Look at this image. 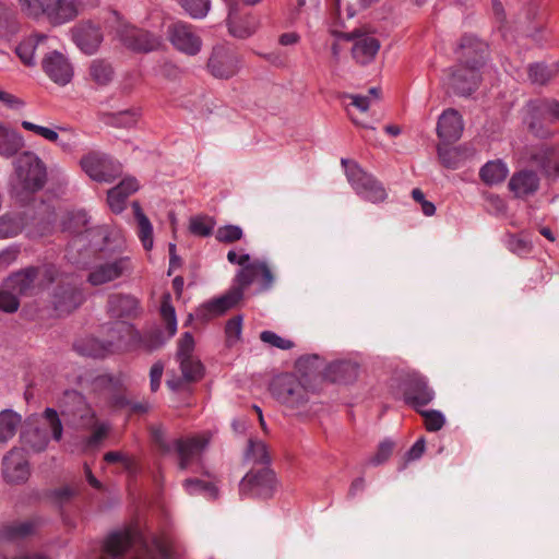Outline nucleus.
<instances>
[{"label":"nucleus","mask_w":559,"mask_h":559,"mask_svg":"<svg viewBox=\"0 0 559 559\" xmlns=\"http://www.w3.org/2000/svg\"><path fill=\"white\" fill-rule=\"evenodd\" d=\"M160 316L166 325V337L159 330H154L142 335L132 324L126 321L116 322L114 332L119 334L118 347H123V350L144 349L146 352L160 348L177 332L176 312L171 305V296L168 293L162 298Z\"/></svg>","instance_id":"nucleus-1"},{"label":"nucleus","mask_w":559,"mask_h":559,"mask_svg":"<svg viewBox=\"0 0 559 559\" xmlns=\"http://www.w3.org/2000/svg\"><path fill=\"white\" fill-rule=\"evenodd\" d=\"M23 15L32 20H46L52 26L73 21L85 8L97 0H17Z\"/></svg>","instance_id":"nucleus-2"},{"label":"nucleus","mask_w":559,"mask_h":559,"mask_svg":"<svg viewBox=\"0 0 559 559\" xmlns=\"http://www.w3.org/2000/svg\"><path fill=\"white\" fill-rule=\"evenodd\" d=\"M134 262L130 255L116 251L100 250L91 266L86 282L94 287L126 280L133 274Z\"/></svg>","instance_id":"nucleus-3"},{"label":"nucleus","mask_w":559,"mask_h":559,"mask_svg":"<svg viewBox=\"0 0 559 559\" xmlns=\"http://www.w3.org/2000/svg\"><path fill=\"white\" fill-rule=\"evenodd\" d=\"M41 418L45 421L44 425H40L36 416L28 417L26 427L20 436L24 448L35 453L45 451L49 444L50 437L47 427L50 429L51 438L55 441H60L63 433L62 423L56 409L47 407Z\"/></svg>","instance_id":"nucleus-4"},{"label":"nucleus","mask_w":559,"mask_h":559,"mask_svg":"<svg viewBox=\"0 0 559 559\" xmlns=\"http://www.w3.org/2000/svg\"><path fill=\"white\" fill-rule=\"evenodd\" d=\"M346 178L358 197L370 203H382L388 199V192L383 183L372 174L364 170L358 163L342 158Z\"/></svg>","instance_id":"nucleus-5"},{"label":"nucleus","mask_w":559,"mask_h":559,"mask_svg":"<svg viewBox=\"0 0 559 559\" xmlns=\"http://www.w3.org/2000/svg\"><path fill=\"white\" fill-rule=\"evenodd\" d=\"M152 437L164 453H170L173 450L177 452L180 469H188L195 461H199L201 453L209 443V439L204 436L176 439L173 443H169L162 427H153Z\"/></svg>","instance_id":"nucleus-6"},{"label":"nucleus","mask_w":559,"mask_h":559,"mask_svg":"<svg viewBox=\"0 0 559 559\" xmlns=\"http://www.w3.org/2000/svg\"><path fill=\"white\" fill-rule=\"evenodd\" d=\"M14 174L17 186L34 193L44 188L47 181V168L33 152H24L14 160Z\"/></svg>","instance_id":"nucleus-7"},{"label":"nucleus","mask_w":559,"mask_h":559,"mask_svg":"<svg viewBox=\"0 0 559 559\" xmlns=\"http://www.w3.org/2000/svg\"><path fill=\"white\" fill-rule=\"evenodd\" d=\"M276 488V476L269 466L253 467L241 479L239 495L241 498L269 499Z\"/></svg>","instance_id":"nucleus-8"},{"label":"nucleus","mask_w":559,"mask_h":559,"mask_svg":"<svg viewBox=\"0 0 559 559\" xmlns=\"http://www.w3.org/2000/svg\"><path fill=\"white\" fill-rule=\"evenodd\" d=\"M62 416L82 428H91L96 420V413L85 397L74 390H67L59 399Z\"/></svg>","instance_id":"nucleus-9"},{"label":"nucleus","mask_w":559,"mask_h":559,"mask_svg":"<svg viewBox=\"0 0 559 559\" xmlns=\"http://www.w3.org/2000/svg\"><path fill=\"white\" fill-rule=\"evenodd\" d=\"M80 165L90 178L98 182H111L122 174V165L100 152L85 154Z\"/></svg>","instance_id":"nucleus-10"},{"label":"nucleus","mask_w":559,"mask_h":559,"mask_svg":"<svg viewBox=\"0 0 559 559\" xmlns=\"http://www.w3.org/2000/svg\"><path fill=\"white\" fill-rule=\"evenodd\" d=\"M241 68L238 53L226 45H216L212 48L206 62L207 72L219 80L235 76Z\"/></svg>","instance_id":"nucleus-11"},{"label":"nucleus","mask_w":559,"mask_h":559,"mask_svg":"<svg viewBox=\"0 0 559 559\" xmlns=\"http://www.w3.org/2000/svg\"><path fill=\"white\" fill-rule=\"evenodd\" d=\"M272 395L289 408H298L308 402V391L293 374L277 377L271 384Z\"/></svg>","instance_id":"nucleus-12"},{"label":"nucleus","mask_w":559,"mask_h":559,"mask_svg":"<svg viewBox=\"0 0 559 559\" xmlns=\"http://www.w3.org/2000/svg\"><path fill=\"white\" fill-rule=\"evenodd\" d=\"M167 36L171 45L180 52L197 56L202 49V39L193 25L177 21L167 28Z\"/></svg>","instance_id":"nucleus-13"},{"label":"nucleus","mask_w":559,"mask_h":559,"mask_svg":"<svg viewBox=\"0 0 559 559\" xmlns=\"http://www.w3.org/2000/svg\"><path fill=\"white\" fill-rule=\"evenodd\" d=\"M235 282L237 287L233 290H240L242 296L243 290L254 282L259 283L260 292L269 290L273 286L274 275L266 262L254 260L237 272Z\"/></svg>","instance_id":"nucleus-14"},{"label":"nucleus","mask_w":559,"mask_h":559,"mask_svg":"<svg viewBox=\"0 0 559 559\" xmlns=\"http://www.w3.org/2000/svg\"><path fill=\"white\" fill-rule=\"evenodd\" d=\"M117 36L127 48L140 52L156 50L163 44L160 36L133 25H121L117 29Z\"/></svg>","instance_id":"nucleus-15"},{"label":"nucleus","mask_w":559,"mask_h":559,"mask_svg":"<svg viewBox=\"0 0 559 559\" xmlns=\"http://www.w3.org/2000/svg\"><path fill=\"white\" fill-rule=\"evenodd\" d=\"M404 402L415 409L428 405L435 399V391L429 386L426 377L413 372L404 381Z\"/></svg>","instance_id":"nucleus-16"},{"label":"nucleus","mask_w":559,"mask_h":559,"mask_svg":"<svg viewBox=\"0 0 559 559\" xmlns=\"http://www.w3.org/2000/svg\"><path fill=\"white\" fill-rule=\"evenodd\" d=\"M456 53L461 63L480 70L487 59L488 45L478 37L466 34L461 37Z\"/></svg>","instance_id":"nucleus-17"},{"label":"nucleus","mask_w":559,"mask_h":559,"mask_svg":"<svg viewBox=\"0 0 559 559\" xmlns=\"http://www.w3.org/2000/svg\"><path fill=\"white\" fill-rule=\"evenodd\" d=\"M38 273H41L49 282L53 281L56 270L53 266H45L43 270L27 267L24 271L14 273L5 281V288L12 290L15 295L31 294L34 288V281Z\"/></svg>","instance_id":"nucleus-18"},{"label":"nucleus","mask_w":559,"mask_h":559,"mask_svg":"<svg viewBox=\"0 0 559 559\" xmlns=\"http://www.w3.org/2000/svg\"><path fill=\"white\" fill-rule=\"evenodd\" d=\"M84 293L73 283L58 285L52 293L51 304L60 314H69L79 308L84 301Z\"/></svg>","instance_id":"nucleus-19"},{"label":"nucleus","mask_w":559,"mask_h":559,"mask_svg":"<svg viewBox=\"0 0 559 559\" xmlns=\"http://www.w3.org/2000/svg\"><path fill=\"white\" fill-rule=\"evenodd\" d=\"M241 299L240 290H231L218 298L212 299L197 308L194 314L189 316V320L195 318L202 323L209 322L215 317L224 314L231 309Z\"/></svg>","instance_id":"nucleus-20"},{"label":"nucleus","mask_w":559,"mask_h":559,"mask_svg":"<svg viewBox=\"0 0 559 559\" xmlns=\"http://www.w3.org/2000/svg\"><path fill=\"white\" fill-rule=\"evenodd\" d=\"M2 474L11 484L25 483L29 477V465L23 449L13 448L2 460Z\"/></svg>","instance_id":"nucleus-21"},{"label":"nucleus","mask_w":559,"mask_h":559,"mask_svg":"<svg viewBox=\"0 0 559 559\" xmlns=\"http://www.w3.org/2000/svg\"><path fill=\"white\" fill-rule=\"evenodd\" d=\"M114 328L115 324L108 331L110 340L99 341L95 337H86L75 343V350L83 356L93 358H103L108 354L122 350L123 347H118L119 334L114 332Z\"/></svg>","instance_id":"nucleus-22"},{"label":"nucleus","mask_w":559,"mask_h":559,"mask_svg":"<svg viewBox=\"0 0 559 559\" xmlns=\"http://www.w3.org/2000/svg\"><path fill=\"white\" fill-rule=\"evenodd\" d=\"M71 36L80 50L87 55L95 53L103 40L99 26L91 21L81 22L73 26Z\"/></svg>","instance_id":"nucleus-23"},{"label":"nucleus","mask_w":559,"mask_h":559,"mask_svg":"<svg viewBox=\"0 0 559 559\" xmlns=\"http://www.w3.org/2000/svg\"><path fill=\"white\" fill-rule=\"evenodd\" d=\"M44 72L59 85L68 84L73 76V68L69 60L59 51H51L41 61Z\"/></svg>","instance_id":"nucleus-24"},{"label":"nucleus","mask_w":559,"mask_h":559,"mask_svg":"<svg viewBox=\"0 0 559 559\" xmlns=\"http://www.w3.org/2000/svg\"><path fill=\"white\" fill-rule=\"evenodd\" d=\"M530 158L545 176L559 178V145L537 146L531 152Z\"/></svg>","instance_id":"nucleus-25"},{"label":"nucleus","mask_w":559,"mask_h":559,"mask_svg":"<svg viewBox=\"0 0 559 559\" xmlns=\"http://www.w3.org/2000/svg\"><path fill=\"white\" fill-rule=\"evenodd\" d=\"M479 80V70L460 63L451 73L449 85L456 94L466 96L477 88Z\"/></svg>","instance_id":"nucleus-26"},{"label":"nucleus","mask_w":559,"mask_h":559,"mask_svg":"<svg viewBox=\"0 0 559 559\" xmlns=\"http://www.w3.org/2000/svg\"><path fill=\"white\" fill-rule=\"evenodd\" d=\"M464 123L457 110L449 108L439 117L437 123L438 136L447 143L457 141L463 133Z\"/></svg>","instance_id":"nucleus-27"},{"label":"nucleus","mask_w":559,"mask_h":559,"mask_svg":"<svg viewBox=\"0 0 559 559\" xmlns=\"http://www.w3.org/2000/svg\"><path fill=\"white\" fill-rule=\"evenodd\" d=\"M508 186L515 198L524 199L538 190L539 177L533 170H520L512 175Z\"/></svg>","instance_id":"nucleus-28"},{"label":"nucleus","mask_w":559,"mask_h":559,"mask_svg":"<svg viewBox=\"0 0 559 559\" xmlns=\"http://www.w3.org/2000/svg\"><path fill=\"white\" fill-rule=\"evenodd\" d=\"M139 189L135 178H126L118 186L108 191L107 203L114 213H121L126 209L127 199Z\"/></svg>","instance_id":"nucleus-29"},{"label":"nucleus","mask_w":559,"mask_h":559,"mask_svg":"<svg viewBox=\"0 0 559 559\" xmlns=\"http://www.w3.org/2000/svg\"><path fill=\"white\" fill-rule=\"evenodd\" d=\"M139 309V300L131 295L112 294L108 298V312L114 318H133Z\"/></svg>","instance_id":"nucleus-30"},{"label":"nucleus","mask_w":559,"mask_h":559,"mask_svg":"<svg viewBox=\"0 0 559 559\" xmlns=\"http://www.w3.org/2000/svg\"><path fill=\"white\" fill-rule=\"evenodd\" d=\"M380 49L379 40L373 36H359L352 48L353 58L360 64L371 62Z\"/></svg>","instance_id":"nucleus-31"},{"label":"nucleus","mask_w":559,"mask_h":559,"mask_svg":"<svg viewBox=\"0 0 559 559\" xmlns=\"http://www.w3.org/2000/svg\"><path fill=\"white\" fill-rule=\"evenodd\" d=\"M134 534L130 531L111 533L105 540L104 551L114 558L122 557L132 546Z\"/></svg>","instance_id":"nucleus-32"},{"label":"nucleus","mask_w":559,"mask_h":559,"mask_svg":"<svg viewBox=\"0 0 559 559\" xmlns=\"http://www.w3.org/2000/svg\"><path fill=\"white\" fill-rule=\"evenodd\" d=\"M508 175V165L502 159L489 160L479 170V177L487 186H496L503 182Z\"/></svg>","instance_id":"nucleus-33"},{"label":"nucleus","mask_w":559,"mask_h":559,"mask_svg":"<svg viewBox=\"0 0 559 559\" xmlns=\"http://www.w3.org/2000/svg\"><path fill=\"white\" fill-rule=\"evenodd\" d=\"M22 424V416L13 409L0 412V444L8 443L17 432Z\"/></svg>","instance_id":"nucleus-34"},{"label":"nucleus","mask_w":559,"mask_h":559,"mask_svg":"<svg viewBox=\"0 0 559 559\" xmlns=\"http://www.w3.org/2000/svg\"><path fill=\"white\" fill-rule=\"evenodd\" d=\"M24 146L23 136L0 123V155L10 157Z\"/></svg>","instance_id":"nucleus-35"},{"label":"nucleus","mask_w":559,"mask_h":559,"mask_svg":"<svg viewBox=\"0 0 559 559\" xmlns=\"http://www.w3.org/2000/svg\"><path fill=\"white\" fill-rule=\"evenodd\" d=\"M134 217L138 222V236L146 251L153 248V226L148 217L143 213L139 202L132 203Z\"/></svg>","instance_id":"nucleus-36"},{"label":"nucleus","mask_w":559,"mask_h":559,"mask_svg":"<svg viewBox=\"0 0 559 559\" xmlns=\"http://www.w3.org/2000/svg\"><path fill=\"white\" fill-rule=\"evenodd\" d=\"M26 225V218L21 213H7L0 216V239L17 236Z\"/></svg>","instance_id":"nucleus-37"},{"label":"nucleus","mask_w":559,"mask_h":559,"mask_svg":"<svg viewBox=\"0 0 559 559\" xmlns=\"http://www.w3.org/2000/svg\"><path fill=\"white\" fill-rule=\"evenodd\" d=\"M438 157L440 163L448 169H459L464 160L465 153L461 147L438 146Z\"/></svg>","instance_id":"nucleus-38"},{"label":"nucleus","mask_w":559,"mask_h":559,"mask_svg":"<svg viewBox=\"0 0 559 559\" xmlns=\"http://www.w3.org/2000/svg\"><path fill=\"white\" fill-rule=\"evenodd\" d=\"M17 31V17L13 8L0 1V38Z\"/></svg>","instance_id":"nucleus-39"},{"label":"nucleus","mask_w":559,"mask_h":559,"mask_svg":"<svg viewBox=\"0 0 559 559\" xmlns=\"http://www.w3.org/2000/svg\"><path fill=\"white\" fill-rule=\"evenodd\" d=\"M528 110L532 115L549 116L554 120H559V100L554 98L530 102Z\"/></svg>","instance_id":"nucleus-40"},{"label":"nucleus","mask_w":559,"mask_h":559,"mask_svg":"<svg viewBox=\"0 0 559 559\" xmlns=\"http://www.w3.org/2000/svg\"><path fill=\"white\" fill-rule=\"evenodd\" d=\"M35 531V524L32 521L16 522L4 526L0 535L4 539H20L24 538Z\"/></svg>","instance_id":"nucleus-41"},{"label":"nucleus","mask_w":559,"mask_h":559,"mask_svg":"<svg viewBox=\"0 0 559 559\" xmlns=\"http://www.w3.org/2000/svg\"><path fill=\"white\" fill-rule=\"evenodd\" d=\"M183 488L187 493L204 495L207 498L215 499L217 497V488L212 484L198 478H188L183 481Z\"/></svg>","instance_id":"nucleus-42"},{"label":"nucleus","mask_w":559,"mask_h":559,"mask_svg":"<svg viewBox=\"0 0 559 559\" xmlns=\"http://www.w3.org/2000/svg\"><path fill=\"white\" fill-rule=\"evenodd\" d=\"M58 140L53 141L63 152L73 153L79 146V134L68 127L58 126Z\"/></svg>","instance_id":"nucleus-43"},{"label":"nucleus","mask_w":559,"mask_h":559,"mask_svg":"<svg viewBox=\"0 0 559 559\" xmlns=\"http://www.w3.org/2000/svg\"><path fill=\"white\" fill-rule=\"evenodd\" d=\"M178 361L186 381L197 382L203 377L204 368L198 358H181Z\"/></svg>","instance_id":"nucleus-44"},{"label":"nucleus","mask_w":559,"mask_h":559,"mask_svg":"<svg viewBox=\"0 0 559 559\" xmlns=\"http://www.w3.org/2000/svg\"><path fill=\"white\" fill-rule=\"evenodd\" d=\"M246 456L254 464H261V466H269L270 464L267 448L265 443L260 440H249Z\"/></svg>","instance_id":"nucleus-45"},{"label":"nucleus","mask_w":559,"mask_h":559,"mask_svg":"<svg viewBox=\"0 0 559 559\" xmlns=\"http://www.w3.org/2000/svg\"><path fill=\"white\" fill-rule=\"evenodd\" d=\"M90 75L96 84L107 85L114 78V70L104 60H94L90 67Z\"/></svg>","instance_id":"nucleus-46"},{"label":"nucleus","mask_w":559,"mask_h":559,"mask_svg":"<svg viewBox=\"0 0 559 559\" xmlns=\"http://www.w3.org/2000/svg\"><path fill=\"white\" fill-rule=\"evenodd\" d=\"M140 118V112L135 109H128L111 114L108 117L107 123L116 128H132Z\"/></svg>","instance_id":"nucleus-47"},{"label":"nucleus","mask_w":559,"mask_h":559,"mask_svg":"<svg viewBox=\"0 0 559 559\" xmlns=\"http://www.w3.org/2000/svg\"><path fill=\"white\" fill-rule=\"evenodd\" d=\"M528 79L533 84L545 85L556 74L555 70L544 63H533L527 70Z\"/></svg>","instance_id":"nucleus-48"},{"label":"nucleus","mask_w":559,"mask_h":559,"mask_svg":"<svg viewBox=\"0 0 559 559\" xmlns=\"http://www.w3.org/2000/svg\"><path fill=\"white\" fill-rule=\"evenodd\" d=\"M90 218L84 211L71 212L63 222V228L74 234H81L87 230Z\"/></svg>","instance_id":"nucleus-49"},{"label":"nucleus","mask_w":559,"mask_h":559,"mask_svg":"<svg viewBox=\"0 0 559 559\" xmlns=\"http://www.w3.org/2000/svg\"><path fill=\"white\" fill-rule=\"evenodd\" d=\"M215 227L214 218L205 215L190 218L189 229L193 235L207 237L212 235Z\"/></svg>","instance_id":"nucleus-50"},{"label":"nucleus","mask_w":559,"mask_h":559,"mask_svg":"<svg viewBox=\"0 0 559 559\" xmlns=\"http://www.w3.org/2000/svg\"><path fill=\"white\" fill-rule=\"evenodd\" d=\"M504 243L511 252L518 255L527 254L532 250V242L523 235L508 234Z\"/></svg>","instance_id":"nucleus-51"},{"label":"nucleus","mask_w":559,"mask_h":559,"mask_svg":"<svg viewBox=\"0 0 559 559\" xmlns=\"http://www.w3.org/2000/svg\"><path fill=\"white\" fill-rule=\"evenodd\" d=\"M180 7L193 19H202L210 11V0H178Z\"/></svg>","instance_id":"nucleus-52"},{"label":"nucleus","mask_w":559,"mask_h":559,"mask_svg":"<svg viewBox=\"0 0 559 559\" xmlns=\"http://www.w3.org/2000/svg\"><path fill=\"white\" fill-rule=\"evenodd\" d=\"M243 237L242 228L238 225H225L217 228L215 238L222 243H233Z\"/></svg>","instance_id":"nucleus-53"},{"label":"nucleus","mask_w":559,"mask_h":559,"mask_svg":"<svg viewBox=\"0 0 559 559\" xmlns=\"http://www.w3.org/2000/svg\"><path fill=\"white\" fill-rule=\"evenodd\" d=\"M424 417V424L428 431H439L445 424L443 414L439 411H421L419 412Z\"/></svg>","instance_id":"nucleus-54"},{"label":"nucleus","mask_w":559,"mask_h":559,"mask_svg":"<svg viewBox=\"0 0 559 559\" xmlns=\"http://www.w3.org/2000/svg\"><path fill=\"white\" fill-rule=\"evenodd\" d=\"M242 331V317L236 316L229 319L225 325L226 341L229 346L234 345L241 335Z\"/></svg>","instance_id":"nucleus-55"},{"label":"nucleus","mask_w":559,"mask_h":559,"mask_svg":"<svg viewBox=\"0 0 559 559\" xmlns=\"http://www.w3.org/2000/svg\"><path fill=\"white\" fill-rule=\"evenodd\" d=\"M35 50L36 45L33 40L28 39L20 43L15 52L25 66L31 67L35 64Z\"/></svg>","instance_id":"nucleus-56"},{"label":"nucleus","mask_w":559,"mask_h":559,"mask_svg":"<svg viewBox=\"0 0 559 559\" xmlns=\"http://www.w3.org/2000/svg\"><path fill=\"white\" fill-rule=\"evenodd\" d=\"M260 340L263 343H266L273 347L280 348V349H290L294 347V342L290 340L283 338L278 334L272 331H263L260 334Z\"/></svg>","instance_id":"nucleus-57"},{"label":"nucleus","mask_w":559,"mask_h":559,"mask_svg":"<svg viewBox=\"0 0 559 559\" xmlns=\"http://www.w3.org/2000/svg\"><path fill=\"white\" fill-rule=\"evenodd\" d=\"M21 124L25 130L31 131V132L35 133L36 135H39L49 142L53 143V141L58 140V130L57 129L53 130V129H50L47 127H43V126L33 123L27 120H23Z\"/></svg>","instance_id":"nucleus-58"},{"label":"nucleus","mask_w":559,"mask_h":559,"mask_svg":"<svg viewBox=\"0 0 559 559\" xmlns=\"http://www.w3.org/2000/svg\"><path fill=\"white\" fill-rule=\"evenodd\" d=\"M194 350V338L190 332H185L178 341L177 359L194 358L192 353Z\"/></svg>","instance_id":"nucleus-59"},{"label":"nucleus","mask_w":559,"mask_h":559,"mask_svg":"<svg viewBox=\"0 0 559 559\" xmlns=\"http://www.w3.org/2000/svg\"><path fill=\"white\" fill-rule=\"evenodd\" d=\"M393 448L394 443L392 441L385 440L381 442L374 455L370 457L369 463L374 466L384 463L391 456Z\"/></svg>","instance_id":"nucleus-60"},{"label":"nucleus","mask_w":559,"mask_h":559,"mask_svg":"<svg viewBox=\"0 0 559 559\" xmlns=\"http://www.w3.org/2000/svg\"><path fill=\"white\" fill-rule=\"evenodd\" d=\"M19 306L16 295L12 290L0 292V310L12 313L19 309Z\"/></svg>","instance_id":"nucleus-61"},{"label":"nucleus","mask_w":559,"mask_h":559,"mask_svg":"<svg viewBox=\"0 0 559 559\" xmlns=\"http://www.w3.org/2000/svg\"><path fill=\"white\" fill-rule=\"evenodd\" d=\"M93 430L92 435L87 439V443L90 445H95L99 443L108 433L109 426L107 423H99L97 419L95 424L90 428Z\"/></svg>","instance_id":"nucleus-62"},{"label":"nucleus","mask_w":559,"mask_h":559,"mask_svg":"<svg viewBox=\"0 0 559 559\" xmlns=\"http://www.w3.org/2000/svg\"><path fill=\"white\" fill-rule=\"evenodd\" d=\"M104 460L107 462V463H121L122 466L129 471V472H132L133 468H134V462L132 459H130L129 456L124 455L123 453L121 452H118V451H110V452H107L104 456Z\"/></svg>","instance_id":"nucleus-63"},{"label":"nucleus","mask_w":559,"mask_h":559,"mask_svg":"<svg viewBox=\"0 0 559 559\" xmlns=\"http://www.w3.org/2000/svg\"><path fill=\"white\" fill-rule=\"evenodd\" d=\"M412 197L415 202L419 203L421 206V211L426 216H432L436 212V206L432 202L426 200L424 192L415 188L412 191Z\"/></svg>","instance_id":"nucleus-64"}]
</instances>
